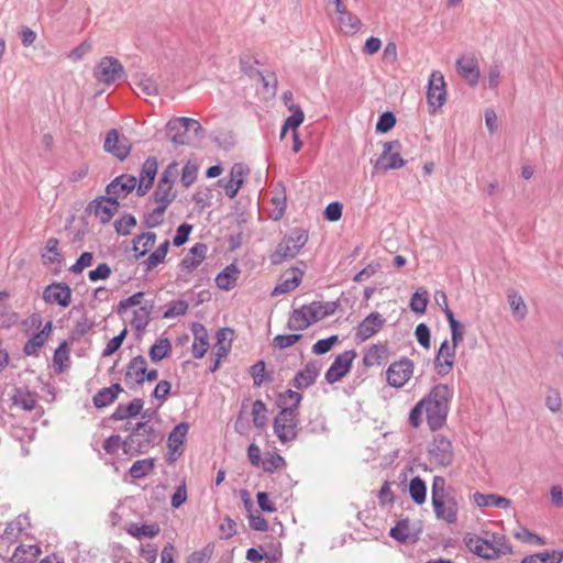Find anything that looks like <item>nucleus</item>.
Returning a JSON list of instances; mask_svg holds the SVG:
<instances>
[{"instance_id": "20", "label": "nucleus", "mask_w": 563, "mask_h": 563, "mask_svg": "<svg viewBox=\"0 0 563 563\" xmlns=\"http://www.w3.org/2000/svg\"><path fill=\"white\" fill-rule=\"evenodd\" d=\"M158 163L156 157H148L142 165L140 173V180L136 188L139 196H145L152 187L154 179L157 175Z\"/></svg>"}, {"instance_id": "13", "label": "nucleus", "mask_w": 563, "mask_h": 563, "mask_svg": "<svg viewBox=\"0 0 563 563\" xmlns=\"http://www.w3.org/2000/svg\"><path fill=\"white\" fill-rule=\"evenodd\" d=\"M456 354V345L449 343L448 340H444L438 354L434 360V368L437 373L441 376L448 375L454 365Z\"/></svg>"}, {"instance_id": "33", "label": "nucleus", "mask_w": 563, "mask_h": 563, "mask_svg": "<svg viewBox=\"0 0 563 563\" xmlns=\"http://www.w3.org/2000/svg\"><path fill=\"white\" fill-rule=\"evenodd\" d=\"M144 401L140 398H135L128 405H119L112 413L111 418L113 420H125L132 417H136L142 411Z\"/></svg>"}, {"instance_id": "5", "label": "nucleus", "mask_w": 563, "mask_h": 563, "mask_svg": "<svg viewBox=\"0 0 563 563\" xmlns=\"http://www.w3.org/2000/svg\"><path fill=\"white\" fill-rule=\"evenodd\" d=\"M308 241V234L302 229H296L286 235L276 246L271 255V262L279 265L287 260L294 258Z\"/></svg>"}, {"instance_id": "17", "label": "nucleus", "mask_w": 563, "mask_h": 563, "mask_svg": "<svg viewBox=\"0 0 563 563\" xmlns=\"http://www.w3.org/2000/svg\"><path fill=\"white\" fill-rule=\"evenodd\" d=\"M386 319L379 312H371L356 328V340L364 342L375 335L385 324Z\"/></svg>"}, {"instance_id": "26", "label": "nucleus", "mask_w": 563, "mask_h": 563, "mask_svg": "<svg viewBox=\"0 0 563 563\" xmlns=\"http://www.w3.org/2000/svg\"><path fill=\"white\" fill-rule=\"evenodd\" d=\"M194 343H192V356L195 358H201L205 356L209 349L208 332L207 329L200 323L192 324Z\"/></svg>"}, {"instance_id": "11", "label": "nucleus", "mask_w": 563, "mask_h": 563, "mask_svg": "<svg viewBox=\"0 0 563 563\" xmlns=\"http://www.w3.org/2000/svg\"><path fill=\"white\" fill-rule=\"evenodd\" d=\"M415 369V364L411 360L402 357L399 361L393 362L387 371V382L391 387L400 388L411 378Z\"/></svg>"}, {"instance_id": "60", "label": "nucleus", "mask_w": 563, "mask_h": 563, "mask_svg": "<svg viewBox=\"0 0 563 563\" xmlns=\"http://www.w3.org/2000/svg\"><path fill=\"white\" fill-rule=\"evenodd\" d=\"M339 340L338 335H331L327 339L318 340L312 346V353L317 355H322L329 352L334 343Z\"/></svg>"}, {"instance_id": "15", "label": "nucleus", "mask_w": 563, "mask_h": 563, "mask_svg": "<svg viewBox=\"0 0 563 563\" xmlns=\"http://www.w3.org/2000/svg\"><path fill=\"white\" fill-rule=\"evenodd\" d=\"M437 519L449 525L457 521L459 505L454 497L448 496L442 499L431 501Z\"/></svg>"}, {"instance_id": "27", "label": "nucleus", "mask_w": 563, "mask_h": 563, "mask_svg": "<svg viewBox=\"0 0 563 563\" xmlns=\"http://www.w3.org/2000/svg\"><path fill=\"white\" fill-rule=\"evenodd\" d=\"M473 500L481 508L494 506L497 508L507 509L511 505V500L506 497L496 494H483L479 492L473 494Z\"/></svg>"}, {"instance_id": "8", "label": "nucleus", "mask_w": 563, "mask_h": 563, "mask_svg": "<svg viewBox=\"0 0 563 563\" xmlns=\"http://www.w3.org/2000/svg\"><path fill=\"white\" fill-rule=\"evenodd\" d=\"M93 76L98 81L104 85H111L117 80L124 78L125 70L119 59L112 56H106L97 64Z\"/></svg>"}, {"instance_id": "45", "label": "nucleus", "mask_w": 563, "mask_h": 563, "mask_svg": "<svg viewBox=\"0 0 563 563\" xmlns=\"http://www.w3.org/2000/svg\"><path fill=\"white\" fill-rule=\"evenodd\" d=\"M563 554L560 552H541L526 556L521 563H561Z\"/></svg>"}, {"instance_id": "42", "label": "nucleus", "mask_w": 563, "mask_h": 563, "mask_svg": "<svg viewBox=\"0 0 563 563\" xmlns=\"http://www.w3.org/2000/svg\"><path fill=\"white\" fill-rule=\"evenodd\" d=\"M154 468L153 459H144L135 461L130 467V475L134 479H140L148 475Z\"/></svg>"}, {"instance_id": "57", "label": "nucleus", "mask_w": 563, "mask_h": 563, "mask_svg": "<svg viewBox=\"0 0 563 563\" xmlns=\"http://www.w3.org/2000/svg\"><path fill=\"white\" fill-rule=\"evenodd\" d=\"M272 203L274 205V210L272 211V218L274 220H279L284 216L285 209H286L285 191L282 190V191L277 192L272 198Z\"/></svg>"}, {"instance_id": "49", "label": "nucleus", "mask_w": 563, "mask_h": 563, "mask_svg": "<svg viewBox=\"0 0 563 563\" xmlns=\"http://www.w3.org/2000/svg\"><path fill=\"white\" fill-rule=\"evenodd\" d=\"M173 124L178 126V129H183V132L187 131V133H189L192 131L196 136L200 135L203 132V129H202L201 124L199 123V121L191 119V118H186V117L174 118Z\"/></svg>"}, {"instance_id": "40", "label": "nucleus", "mask_w": 563, "mask_h": 563, "mask_svg": "<svg viewBox=\"0 0 563 563\" xmlns=\"http://www.w3.org/2000/svg\"><path fill=\"white\" fill-rule=\"evenodd\" d=\"M508 302L517 320H523L528 314V307L523 298L515 290L508 292Z\"/></svg>"}, {"instance_id": "56", "label": "nucleus", "mask_w": 563, "mask_h": 563, "mask_svg": "<svg viewBox=\"0 0 563 563\" xmlns=\"http://www.w3.org/2000/svg\"><path fill=\"white\" fill-rule=\"evenodd\" d=\"M152 307V305H147L134 311L132 323L137 330L147 325Z\"/></svg>"}, {"instance_id": "24", "label": "nucleus", "mask_w": 563, "mask_h": 563, "mask_svg": "<svg viewBox=\"0 0 563 563\" xmlns=\"http://www.w3.org/2000/svg\"><path fill=\"white\" fill-rule=\"evenodd\" d=\"M320 374V365L317 361L307 363L303 369L299 371L294 378V386L297 389H306L314 384Z\"/></svg>"}, {"instance_id": "36", "label": "nucleus", "mask_w": 563, "mask_h": 563, "mask_svg": "<svg viewBox=\"0 0 563 563\" xmlns=\"http://www.w3.org/2000/svg\"><path fill=\"white\" fill-rule=\"evenodd\" d=\"M156 234L154 232H145L134 238L133 251L137 254L135 258L139 260L144 256L155 244Z\"/></svg>"}, {"instance_id": "54", "label": "nucleus", "mask_w": 563, "mask_h": 563, "mask_svg": "<svg viewBox=\"0 0 563 563\" xmlns=\"http://www.w3.org/2000/svg\"><path fill=\"white\" fill-rule=\"evenodd\" d=\"M166 209L167 207L157 205L155 209L148 212L144 218V224L146 225V228L152 229L161 225L164 221V214Z\"/></svg>"}, {"instance_id": "2", "label": "nucleus", "mask_w": 563, "mask_h": 563, "mask_svg": "<svg viewBox=\"0 0 563 563\" xmlns=\"http://www.w3.org/2000/svg\"><path fill=\"white\" fill-rule=\"evenodd\" d=\"M468 550L479 558L495 560L511 552V545L504 534L484 532V537L468 533L464 538Z\"/></svg>"}, {"instance_id": "59", "label": "nucleus", "mask_w": 563, "mask_h": 563, "mask_svg": "<svg viewBox=\"0 0 563 563\" xmlns=\"http://www.w3.org/2000/svg\"><path fill=\"white\" fill-rule=\"evenodd\" d=\"M390 537L397 541L405 542L409 538V521L401 520L390 529Z\"/></svg>"}, {"instance_id": "37", "label": "nucleus", "mask_w": 563, "mask_h": 563, "mask_svg": "<svg viewBox=\"0 0 563 563\" xmlns=\"http://www.w3.org/2000/svg\"><path fill=\"white\" fill-rule=\"evenodd\" d=\"M9 297L8 291H0V328H10L18 321V314L4 302Z\"/></svg>"}, {"instance_id": "38", "label": "nucleus", "mask_w": 563, "mask_h": 563, "mask_svg": "<svg viewBox=\"0 0 563 563\" xmlns=\"http://www.w3.org/2000/svg\"><path fill=\"white\" fill-rule=\"evenodd\" d=\"M153 197L157 205L168 207L175 200L176 194L173 191V186L165 180H158Z\"/></svg>"}, {"instance_id": "1", "label": "nucleus", "mask_w": 563, "mask_h": 563, "mask_svg": "<svg viewBox=\"0 0 563 563\" xmlns=\"http://www.w3.org/2000/svg\"><path fill=\"white\" fill-rule=\"evenodd\" d=\"M452 397V388L446 384H438L421 399V402H424L427 423L432 431H437L445 424Z\"/></svg>"}, {"instance_id": "16", "label": "nucleus", "mask_w": 563, "mask_h": 563, "mask_svg": "<svg viewBox=\"0 0 563 563\" xmlns=\"http://www.w3.org/2000/svg\"><path fill=\"white\" fill-rule=\"evenodd\" d=\"M43 299L47 303H56L62 307H68L71 302V289L65 283H53L45 287Z\"/></svg>"}, {"instance_id": "23", "label": "nucleus", "mask_w": 563, "mask_h": 563, "mask_svg": "<svg viewBox=\"0 0 563 563\" xmlns=\"http://www.w3.org/2000/svg\"><path fill=\"white\" fill-rule=\"evenodd\" d=\"M208 247L203 243L195 244L188 252V254L181 260L180 268L183 272L191 273L198 268V266L206 258Z\"/></svg>"}, {"instance_id": "10", "label": "nucleus", "mask_w": 563, "mask_h": 563, "mask_svg": "<svg viewBox=\"0 0 563 563\" xmlns=\"http://www.w3.org/2000/svg\"><path fill=\"white\" fill-rule=\"evenodd\" d=\"M401 144L399 141L384 143V151L375 163V169L387 172L398 169L405 165V159L400 156Z\"/></svg>"}, {"instance_id": "62", "label": "nucleus", "mask_w": 563, "mask_h": 563, "mask_svg": "<svg viewBox=\"0 0 563 563\" xmlns=\"http://www.w3.org/2000/svg\"><path fill=\"white\" fill-rule=\"evenodd\" d=\"M45 339L42 334L35 333L32 338L25 343L23 347V352L26 355H36L38 350L44 345Z\"/></svg>"}, {"instance_id": "22", "label": "nucleus", "mask_w": 563, "mask_h": 563, "mask_svg": "<svg viewBox=\"0 0 563 563\" xmlns=\"http://www.w3.org/2000/svg\"><path fill=\"white\" fill-rule=\"evenodd\" d=\"M147 362L144 356L133 357L126 366L125 382L128 384L142 385L145 382Z\"/></svg>"}, {"instance_id": "7", "label": "nucleus", "mask_w": 563, "mask_h": 563, "mask_svg": "<svg viewBox=\"0 0 563 563\" xmlns=\"http://www.w3.org/2000/svg\"><path fill=\"white\" fill-rule=\"evenodd\" d=\"M428 456L435 467L450 466L454 460L452 442L442 434L434 435L428 448Z\"/></svg>"}, {"instance_id": "14", "label": "nucleus", "mask_w": 563, "mask_h": 563, "mask_svg": "<svg viewBox=\"0 0 563 563\" xmlns=\"http://www.w3.org/2000/svg\"><path fill=\"white\" fill-rule=\"evenodd\" d=\"M104 151L111 153L118 159L123 161L131 152V144L126 137H121L115 129L107 133L104 140Z\"/></svg>"}, {"instance_id": "19", "label": "nucleus", "mask_w": 563, "mask_h": 563, "mask_svg": "<svg viewBox=\"0 0 563 563\" xmlns=\"http://www.w3.org/2000/svg\"><path fill=\"white\" fill-rule=\"evenodd\" d=\"M118 209L119 201L110 196L97 198L89 203V210L93 211L101 223H108L118 212Z\"/></svg>"}, {"instance_id": "34", "label": "nucleus", "mask_w": 563, "mask_h": 563, "mask_svg": "<svg viewBox=\"0 0 563 563\" xmlns=\"http://www.w3.org/2000/svg\"><path fill=\"white\" fill-rule=\"evenodd\" d=\"M239 275L240 269L234 264H231L218 274L216 277V284L220 289L231 290L234 288Z\"/></svg>"}, {"instance_id": "21", "label": "nucleus", "mask_w": 563, "mask_h": 563, "mask_svg": "<svg viewBox=\"0 0 563 563\" xmlns=\"http://www.w3.org/2000/svg\"><path fill=\"white\" fill-rule=\"evenodd\" d=\"M457 73L471 86L478 84L481 71L473 56H462L456 60Z\"/></svg>"}, {"instance_id": "53", "label": "nucleus", "mask_w": 563, "mask_h": 563, "mask_svg": "<svg viewBox=\"0 0 563 563\" xmlns=\"http://www.w3.org/2000/svg\"><path fill=\"white\" fill-rule=\"evenodd\" d=\"M136 225V219L132 214H123L114 222L115 232L119 235H128L131 230Z\"/></svg>"}, {"instance_id": "25", "label": "nucleus", "mask_w": 563, "mask_h": 563, "mask_svg": "<svg viewBox=\"0 0 563 563\" xmlns=\"http://www.w3.org/2000/svg\"><path fill=\"white\" fill-rule=\"evenodd\" d=\"M302 276L303 272L301 269L291 268L287 274H285L284 279L278 285H276L272 291V295L278 296L292 291L300 285Z\"/></svg>"}, {"instance_id": "43", "label": "nucleus", "mask_w": 563, "mask_h": 563, "mask_svg": "<svg viewBox=\"0 0 563 563\" xmlns=\"http://www.w3.org/2000/svg\"><path fill=\"white\" fill-rule=\"evenodd\" d=\"M189 426L186 422L177 424L168 435V445L176 451L183 443L188 433Z\"/></svg>"}, {"instance_id": "12", "label": "nucleus", "mask_w": 563, "mask_h": 563, "mask_svg": "<svg viewBox=\"0 0 563 563\" xmlns=\"http://www.w3.org/2000/svg\"><path fill=\"white\" fill-rule=\"evenodd\" d=\"M355 356L356 353L353 350L344 351L339 354L327 371L324 376L325 380L329 384H334L341 380L349 373Z\"/></svg>"}, {"instance_id": "9", "label": "nucleus", "mask_w": 563, "mask_h": 563, "mask_svg": "<svg viewBox=\"0 0 563 563\" xmlns=\"http://www.w3.org/2000/svg\"><path fill=\"white\" fill-rule=\"evenodd\" d=\"M446 101L444 76L439 70H433L429 77L427 102L429 112L434 114Z\"/></svg>"}, {"instance_id": "6", "label": "nucleus", "mask_w": 563, "mask_h": 563, "mask_svg": "<svg viewBox=\"0 0 563 563\" xmlns=\"http://www.w3.org/2000/svg\"><path fill=\"white\" fill-rule=\"evenodd\" d=\"M298 419L294 408H282L274 419V433L282 443L294 441L297 435Z\"/></svg>"}, {"instance_id": "61", "label": "nucleus", "mask_w": 563, "mask_h": 563, "mask_svg": "<svg viewBox=\"0 0 563 563\" xmlns=\"http://www.w3.org/2000/svg\"><path fill=\"white\" fill-rule=\"evenodd\" d=\"M143 297L144 292L139 291L125 299L120 300L117 306V312L119 314H123L130 307L140 305Z\"/></svg>"}, {"instance_id": "55", "label": "nucleus", "mask_w": 563, "mask_h": 563, "mask_svg": "<svg viewBox=\"0 0 563 563\" xmlns=\"http://www.w3.org/2000/svg\"><path fill=\"white\" fill-rule=\"evenodd\" d=\"M58 244L59 242L56 238H49L46 241L44 253L42 254L45 263H55L58 261V257L60 256L58 252Z\"/></svg>"}, {"instance_id": "58", "label": "nucleus", "mask_w": 563, "mask_h": 563, "mask_svg": "<svg viewBox=\"0 0 563 563\" xmlns=\"http://www.w3.org/2000/svg\"><path fill=\"white\" fill-rule=\"evenodd\" d=\"M188 309V303L186 300H176L173 301L167 309L165 310L163 317L166 319H172L175 317H179L186 313Z\"/></svg>"}, {"instance_id": "3", "label": "nucleus", "mask_w": 563, "mask_h": 563, "mask_svg": "<svg viewBox=\"0 0 563 563\" xmlns=\"http://www.w3.org/2000/svg\"><path fill=\"white\" fill-rule=\"evenodd\" d=\"M338 303L335 301L320 302L313 301L295 309L288 319L287 327L292 331H301L312 323L324 319L335 312Z\"/></svg>"}, {"instance_id": "44", "label": "nucleus", "mask_w": 563, "mask_h": 563, "mask_svg": "<svg viewBox=\"0 0 563 563\" xmlns=\"http://www.w3.org/2000/svg\"><path fill=\"white\" fill-rule=\"evenodd\" d=\"M174 119L169 120L166 124L167 136L175 145H187L189 144V135L187 131L183 132V129L174 125Z\"/></svg>"}, {"instance_id": "4", "label": "nucleus", "mask_w": 563, "mask_h": 563, "mask_svg": "<svg viewBox=\"0 0 563 563\" xmlns=\"http://www.w3.org/2000/svg\"><path fill=\"white\" fill-rule=\"evenodd\" d=\"M159 442V435L147 421L137 422L130 435L123 441V452L135 456L146 453Z\"/></svg>"}, {"instance_id": "35", "label": "nucleus", "mask_w": 563, "mask_h": 563, "mask_svg": "<svg viewBox=\"0 0 563 563\" xmlns=\"http://www.w3.org/2000/svg\"><path fill=\"white\" fill-rule=\"evenodd\" d=\"M133 82L139 92L145 96H156L158 93V85L154 77L148 76L145 73L136 74L133 78Z\"/></svg>"}, {"instance_id": "46", "label": "nucleus", "mask_w": 563, "mask_h": 563, "mask_svg": "<svg viewBox=\"0 0 563 563\" xmlns=\"http://www.w3.org/2000/svg\"><path fill=\"white\" fill-rule=\"evenodd\" d=\"M172 350L168 339L162 338L151 347L150 357L153 362H159L165 358Z\"/></svg>"}, {"instance_id": "32", "label": "nucleus", "mask_w": 563, "mask_h": 563, "mask_svg": "<svg viewBox=\"0 0 563 563\" xmlns=\"http://www.w3.org/2000/svg\"><path fill=\"white\" fill-rule=\"evenodd\" d=\"M388 357V349L384 344H373L363 356L366 367L382 365Z\"/></svg>"}, {"instance_id": "47", "label": "nucleus", "mask_w": 563, "mask_h": 563, "mask_svg": "<svg viewBox=\"0 0 563 563\" xmlns=\"http://www.w3.org/2000/svg\"><path fill=\"white\" fill-rule=\"evenodd\" d=\"M428 302V291L426 289H419L412 295L409 306L413 312L422 314L427 310Z\"/></svg>"}, {"instance_id": "30", "label": "nucleus", "mask_w": 563, "mask_h": 563, "mask_svg": "<svg viewBox=\"0 0 563 563\" xmlns=\"http://www.w3.org/2000/svg\"><path fill=\"white\" fill-rule=\"evenodd\" d=\"M41 552V548L36 544H21L14 550L10 563H34Z\"/></svg>"}, {"instance_id": "48", "label": "nucleus", "mask_w": 563, "mask_h": 563, "mask_svg": "<svg viewBox=\"0 0 563 563\" xmlns=\"http://www.w3.org/2000/svg\"><path fill=\"white\" fill-rule=\"evenodd\" d=\"M266 406L262 400H255L252 407L253 423L257 429H264L267 423Z\"/></svg>"}, {"instance_id": "63", "label": "nucleus", "mask_w": 563, "mask_h": 563, "mask_svg": "<svg viewBox=\"0 0 563 563\" xmlns=\"http://www.w3.org/2000/svg\"><path fill=\"white\" fill-rule=\"evenodd\" d=\"M395 124H396V118H395L394 113L389 112V111L384 112L379 117V119L376 123V131L379 133H386L389 130H391Z\"/></svg>"}, {"instance_id": "28", "label": "nucleus", "mask_w": 563, "mask_h": 563, "mask_svg": "<svg viewBox=\"0 0 563 563\" xmlns=\"http://www.w3.org/2000/svg\"><path fill=\"white\" fill-rule=\"evenodd\" d=\"M29 527V518L25 515H20L7 525L2 538L8 542H14Z\"/></svg>"}, {"instance_id": "41", "label": "nucleus", "mask_w": 563, "mask_h": 563, "mask_svg": "<svg viewBox=\"0 0 563 563\" xmlns=\"http://www.w3.org/2000/svg\"><path fill=\"white\" fill-rule=\"evenodd\" d=\"M409 494L417 505H422L426 501L427 486L419 476H416L410 481Z\"/></svg>"}, {"instance_id": "50", "label": "nucleus", "mask_w": 563, "mask_h": 563, "mask_svg": "<svg viewBox=\"0 0 563 563\" xmlns=\"http://www.w3.org/2000/svg\"><path fill=\"white\" fill-rule=\"evenodd\" d=\"M128 532L136 539H141L143 537L154 538L159 533V526L156 523L132 526L128 529Z\"/></svg>"}, {"instance_id": "31", "label": "nucleus", "mask_w": 563, "mask_h": 563, "mask_svg": "<svg viewBox=\"0 0 563 563\" xmlns=\"http://www.w3.org/2000/svg\"><path fill=\"white\" fill-rule=\"evenodd\" d=\"M217 342L213 346L216 357L224 358L231 350L233 340V331L229 328H223L217 331Z\"/></svg>"}, {"instance_id": "29", "label": "nucleus", "mask_w": 563, "mask_h": 563, "mask_svg": "<svg viewBox=\"0 0 563 563\" xmlns=\"http://www.w3.org/2000/svg\"><path fill=\"white\" fill-rule=\"evenodd\" d=\"M123 391V388L119 383L112 384L110 387L100 389L92 398V402L96 408H103L118 398V395Z\"/></svg>"}, {"instance_id": "18", "label": "nucleus", "mask_w": 563, "mask_h": 563, "mask_svg": "<svg viewBox=\"0 0 563 563\" xmlns=\"http://www.w3.org/2000/svg\"><path fill=\"white\" fill-rule=\"evenodd\" d=\"M137 188V179L132 175H120L107 186V195L117 201L125 198L130 192Z\"/></svg>"}, {"instance_id": "39", "label": "nucleus", "mask_w": 563, "mask_h": 563, "mask_svg": "<svg viewBox=\"0 0 563 563\" xmlns=\"http://www.w3.org/2000/svg\"><path fill=\"white\" fill-rule=\"evenodd\" d=\"M338 23L340 30L346 35H353L357 33L362 26L361 20L351 11L344 13L341 16H338Z\"/></svg>"}, {"instance_id": "64", "label": "nucleus", "mask_w": 563, "mask_h": 563, "mask_svg": "<svg viewBox=\"0 0 563 563\" xmlns=\"http://www.w3.org/2000/svg\"><path fill=\"white\" fill-rule=\"evenodd\" d=\"M198 168L195 164L187 162L183 167L180 181L185 187H189L197 178Z\"/></svg>"}, {"instance_id": "51", "label": "nucleus", "mask_w": 563, "mask_h": 563, "mask_svg": "<svg viewBox=\"0 0 563 563\" xmlns=\"http://www.w3.org/2000/svg\"><path fill=\"white\" fill-rule=\"evenodd\" d=\"M13 402L24 410H32L36 405V396L29 391L18 390L13 396Z\"/></svg>"}, {"instance_id": "52", "label": "nucleus", "mask_w": 563, "mask_h": 563, "mask_svg": "<svg viewBox=\"0 0 563 563\" xmlns=\"http://www.w3.org/2000/svg\"><path fill=\"white\" fill-rule=\"evenodd\" d=\"M301 399L302 396L299 393L288 389L284 394L279 395L278 402L282 408H294L296 411Z\"/></svg>"}]
</instances>
